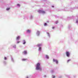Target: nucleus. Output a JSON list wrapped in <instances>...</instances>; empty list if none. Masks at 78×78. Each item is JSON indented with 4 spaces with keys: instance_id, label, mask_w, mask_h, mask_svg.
Wrapping results in <instances>:
<instances>
[{
    "instance_id": "6",
    "label": "nucleus",
    "mask_w": 78,
    "mask_h": 78,
    "mask_svg": "<svg viewBox=\"0 0 78 78\" xmlns=\"http://www.w3.org/2000/svg\"><path fill=\"white\" fill-rule=\"evenodd\" d=\"M40 34V32L39 31H37V36H39Z\"/></svg>"
},
{
    "instance_id": "14",
    "label": "nucleus",
    "mask_w": 78,
    "mask_h": 78,
    "mask_svg": "<svg viewBox=\"0 0 78 78\" xmlns=\"http://www.w3.org/2000/svg\"><path fill=\"white\" fill-rule=\"evenodd\" d=\"M4 60H6V57H4Z\"/></svg>"
},
{
    "instance_id": "11",
    "label": "nucleus",
    "mask_w": 78,
    "mask_h": 78,
    "mask_svg": "<svg viewBox=\"0 0 78 78\" xmlns=\"http://www.w3.org/2000/svg\"><path fill=\"white\" fill-rule=\"evenodd\" d=\"M46 58H48V55H46Z\"/></svg>"
},
{
    "instance_id": "18",
    "label": "nucleus",
    "mask_w": 78,
    "mask_h": 78,
    "mask_svg": "<svg viewBox=\"0 0 78 78\" xmlns=\"http://www.w3.org/2000/svg\"><path fill=\"white\" fill-rule=\"evenodd\" d=\"M17 6L20 7V4H17Z\"/></svg>"
},
{
    "instance_id": "3",
    "label": "nucleus",
    "mask_w": 78,
    "mask_h": 78,
    "mask_svg": "<svg viewBox=\"0 0 78 78\" xmlns=\"http://www.w3.org/2000/svg\"><path fill=\"white\" fill-rule=\"evenodd\" d=\"M70 55V53H69V52L67 51L66 52V55L67 56V57H69V55Z\"/></svg>"
},
{
    "instance_id": "9",
    "label": "nucleus",
    "mask_w": 78,
    "mask_h": 78,
    "mask_svg": "<svg viewBox=\"0 0 78 78\" xmlns=\"http://www.w3.org/2000/svg\"><path fill=\"white\" fill-rule=\"evenodd\" d=\"M26 60H27V59H25V58L22 59V61H25Z\"/></svg>"
},
{
    "instance_id": "17",
    "label": "nucleus",
    "mask_w": 78,
    "mask_h": 78,
    "mask_svg": "<svg viewBox=\"0 0 78 78\" xmlns=\"http://www.w3.org/2000/svg\"><path fill=\"white\" fill-rule=\"evenodd\" d=\"M40 46H41L40 44H38V45H37V46L39 47Z\"/></svg>"
},
{
    "instance_id": "13",
    "label": "nucleus",
    "mask_w": 78,
    "mask_h": 78,
    "mask_svg": "<svg viewBox=\"0 0 78 78\" xmlns=\"http://www.w3.org/2000/svg\"><path fill=\"white\" fill-rule=\"evenodd\" d=\"M41 48L40 47L39 48V50L40 51L41 50Z\"/></svg>"
},
{
    "instance_id": "22",
    "label": "nucleus",
    "mask_w": 78,
    "mask_h": 78,
    "mask_svg": "<svg viewBox=\"0 0 78 78\" xmlns=\"http://www.w3.org/2000/svg\"><path fill=\"white\" fill-rule=\"evenodd\" d=\"M20 43V41H18V42H17V43Z\"/></svg>"
},
{
    "instance_id": "15",
    "label": "nucleus",
    "mask_w": 78,
    "mask_h": 78,
    "mask_svg": "<svg viewBox=\"0 0 78 78\" xmlns=\"http://www.w3.org/2000/svg\"><path fill=\"white\" fill-rule=\"evenodd\" d=\"M47 26V23H44V26Z\"/></svg>"
},
{
    "instance_id": "4",
    "label": "nucleus",
    "mask_w": 78,
    "mask_h": 78,
    "mask_svg": "<svg viewBox=\"0 0 78 78\" xmlns=\"http://www.w3.org/2000/svg\"><path fill=\"white\" fill-rule=\"evenodd\" d=\"M53 62H55L56 64H58V61L57 60H55V59H53Z\"/></svg>"
},
{
    "instance_id": "2",
    "label": "nucleus",
    "mask_w": 78,
    "mask_h": 78,
    "mask_svg": "<svg viewBox=\"0 0 78 78\" xmlns=\"http://www.w3.org/2000/svg\"><path fill=\"white\" fill-rule=\"evenodd\" d=\"M37 12H39V13H40L45 14V12L42 10H38V11H37Z\"/></svg>"
},
{
    "instance_id": "12",
    "label": "nucleus",
    "mask_w": 78,
    "mask_h": 78,
    "mask_svg": "<svg viewBox=\"0 0 78 78\" xmlns=\"http://www.w3.org/2000/svg\"><path fill=\"white\" fill-rule=\"evenodd\" d=\"M71 61V60L69 59V60H68V61H67V62L68 63V62H69V61Z\"/></svg>"
},
{
    "instance_id": "16",
    "label": "nucleus",
    "mask_w": 78,
    "mask_h": 78,
    "mask_svg": "<svg viewBox=\"0 0 78 78\" xmlns=\"http://www.w3.org/2000/svg\"><path fill=\"white\" fill-rule=\"evenodd\" d=\"M9 9V8H7V10H8Z\"/></svg>"
},
{
    "instance_id": "23",
    "label": "nucleus",
    "mask_w": 78,
    "mask_h": 78,
    "mask_svg": "<svg viewBox=\"0 0 78 78\" xmlns=\"http://www.w3.org/2000/svg\"><path fill=\"white\" fill-rule=\"evenodd\" d=\"M27 78H28L27 77Z\"/></svg>"
},
{
    "instance_id": "10",
    "label": "nucleus",
    "mask_w": 78,
    "mask_h": 78,
    "mask_svg": "<svg viewBox=\"0 0 78 78\" xmlns=\"http://www.w3.org/2000/svg\"><path fill=\"white\" fill-rule=\"evenodd\" d=\"M26 44V42L25 41L23 40V44Z\"/></svg>"
},
{
    "instance_id": "19",
    "label": "nucleus",
    "mask_w": 78,
    "mask_h": 78,
    "mask_svg": "<svg viewBox=\"0 0 78 78\" xmlns=\"http://www.w3.org/2000/svg\"><path fill=\"white\" fill-rule=\"evenodd\" d=\"M55 76H53V78H55Z\"/></svg>"
},
{
    "instance_id": "21",
    "label": "nucleus",
    "mask_w": 78,
    "mask_h": 78,
    "mask_svg": "<svg viewBox=\"0 0 78 78\" xmlns=\"http://www.w3.org/2000/svg\"><path fill=\"white\" fill-rule=\"evenodd\" d=\"M78 23V21H76V23Z\"/></svg>"
},
{
    "instance_id": "5",
    "label": "nucleus",
    "mask_w": 78,
    "mask_h": 78,
    "mask_svg": "<svg viewBox=\"0 0 78 78\" xmlns=\"http://www.w3.org/2000/svg\"><path fill=\"white\" fill-rule=\"evenodd\" d=\"M23 54H24V55L27 54V51H23Z\"/></svg>"
},
{
    "instance_id": "1",
    "label": "nucleus",
    "mask_w": 78,
    "mask_h": 78,
    "mask_svg": "<svg viewBox=\"0 0 78 78\" xmlns=\"http://www.w3.org/2000/svg\"><path fill=\"white\" fill-rule=\"evenodd\" d=\"M40 63H38L36 64V69L37 70H41V67H40Z\"/></svg>"
},
{
    "instance_id": "8",
    "label": "nucleus",
    "mask_w": 78,
    "mask_h": 78,
    "mask_svg": "<svg viewBox=\"0 0 78 78\" xmlns=\"http://www.w3.org/2000/svg\"><path fill=\"white\" fill-rule=\"evenodd\" d=\"M30 30H27V33H30Z\"/></svg>"
},
{
    "instance_id": "7",
    "label": "nucleus",
    "mask_w": 78,
    "mask_h": 78,
    "mask_svg": "<svg viewBox=\"0 0 78 78\" xmlns=\"http://www.w3.org/2000/svg\"><path fill=\"white\" fill-rule=\"evenodd\" d=\"M20 39V37L18 36L16 37V40H18Z\"/></svg>"
},
{
    "instance_id": "20",
    "label": "nucleus",
    "mask_w": 78,
    "mask_h": 78,
    "mask_svg": "<svg viewBox=\"0 0 78 78\" xmlns=\"http://www.w3.org/2000/svg\"><path fill=\"white\" fill-rule=\"evenodd\" d=\"M52 28L53 29H54L55 28V27H52Z\"/></svg>"
}]
</instances>
